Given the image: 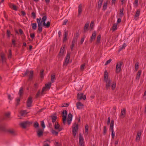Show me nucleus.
Here are the masks:
<instances>
[{"label": "nucleus", "instance_id": "nucleus-1", "mask_svg": "<svg viewBox=\"0 0 146 146\" xmlns=\"http://www.w3.org/2000/svg\"><path fill=\"white\" fill-rule=\"evenodd\" d=\"M104 81L106 83V88L107 89L110 88L111 80L108 78V73L107 70H105L104 73Z\"/></svg>", "mask_w": 146, "mask_h": 146}, {"label": "nucleus", "instance_id": "nucleus-2", "mask_svg": "<svg viewBox=\"0 0 146 146\" xmlns=\"http://www.w3.org/2000/svg\"><path fill=\"white\" fill-rule=\"evenodd\" d=\"M0 130L3 131L7 132L13 135H15L16 134L15 131L13 129L9 128L6 129L3 124H0Z\"/></svg>", "mask_w": 146, "mask_h": 146}, {"label": "nucleus", "instance_id": "nucleus-3", "mask_svg": "<svg viewBox=\"0 0 146 146\" xmlns=\"http://www.w3.org/2000/svg\"><path fill=\"white\" fill-rule=\"evenodd\" d=\"M51 82H49L48 84H46L45 87L43 88L41 92L40 90H38L36 94V97L39 96L40 94H43L45 91L49 89L51 86Z\"/></svg>", "mask_w": 146, "mask_h": 146}, {"label": "nucleus", "instance_id": "nucleus-4", "mask_svg": "<svg viewBox=\"0 0 146 146\" xmlns=\"http://www.w3.org/2000/svg\"><path fill=\"white\" fill-rule=\"evenodd\" d=\"M47 19V17L46 15H44L43 16L41 22H42V24H43V26H45L46 28H48L50 26V22L49 21L47 22L46 23H45Z\"/></svg>", "mask_w": 146, "mask_h": 146}, {"label": "nucleus", "instance_id": "nucleus-5", "mask_svg": "<svg viewBox=\"0 0 146 146\" xmlns=\"http://www.w3.org/2000/svg\"><path fill=\"white\" fill-rule=\"evenodd\" d=\"M31 123L28 121H25L20 123L19 125L22 128L25 129L29 127Z\"/></svg>", "mask_w": 146, "mask_h": 146}, {"label": "nucleus", "instance_id": "nucleus-6", "mask_svg": "<svg viewBox=\"0 0 146 146\" xmlns=\"http://www.w3.org/2000/svg\"><path fill=\"white\" fill-rule=\"evenodd\" d=\"M41 18L40 17L36 19V21L38 23V30L39 33H41L42 31V22H41Z\"/></svg>", "mask_w": 146, "mask_h": 146}, {"label": "nucleus", "instance_id": "nucleus-7", "mask_svg": "<svg viewBox=\"0 0 146 146\" xmlns=\"http://www.w3.org/2000/svg\"><path fill=\"white\" fill-rule=\"evenodd\" d=\"M72 128L73 135L74 137H75L78 129V125L76 123H74L73 125Z\"/></svg>", "mask_w": 146, "mask_h": 146}, {"label": "nucleus", "instance_id": "nucleus-8", "mask_svg": "<svg viewBox=\"0 0 146 146\" xmlns=\"http://www.w3.org/2000/svg\"><path fill=\"white\" fill-rule=\"evenodd\" d=\"M54 129L58 131V132L61 131L62 129V128L61 127L58 123L57 122H55L53 124Z\"/></svg>", "mask_w": 146, "mask_h": 146}, {"label": "nucleus", "instance_id": "nucleus-9", "mask_svg": "<svg viewBox=\"0 0 146 146\" xmlns=\"http://www.w3.org/2000/svg\"><path fill=\"white\" fill-rule=\"evenodd\" d=\"M62 113L64 115L62 119L63 122L64 124H65L66 122V116L67 114V113L66 110H64L62 112Z\"/></svg>", "mask_w": 146, "mask_h": 146}, {"label": "nucleus", "instance_id": "nucleus-10", "mask_svg": "<svg viewBox=\"0 0 146 146\" xmlns=\"http://www.w3.org/2000/svg\"><path fill=\"white\" fill-rule=\"evenodd\" d=\"M122 64V63L121 62H119L117 63L116 66V72L118 73L120 72L121 70Z\"/></svg>", "mask_w": 146, "mask_h": 146}, {"label": "nucleus", "instance_id": "nucleus-11", "mask_svg": "<svg viewBox=\"0 0 146 146\" xmlns=\"http://www.w3.org/2000/svg\"><path fill=\"white\" fill-rule=\"evenodd\" d=\"M70 57V54L69 53H67L65 60L64 62V65H67L69 62V59Z\"/></svg>", "mask_w": 146, "mask_h": 146}, {"label": "nucleus", "instance_id": "nucleus-12", "mask_svg": "<svg viewBox=\"0 0 146 146\" xmlns=\"http://www.w3.org/2000/svg\"><path fill=\"white\" fill-rule=\"evenodd\" d=\"M79 143L80 146H84V139L81 134H80L79 135Z\"/></svg>", "mask_w": 146, "mask_h": 146}, {"label": "nucleus", "instance_id": "nucleus-13", "mask_svg": "<svg viewBox=\"0 0 146 146\" xmlns=\"http://www.w3.org/2000/svg\"><path fill=\"white\" fill-rule=\"evenodd\" d=\"M32 98L31 96L29 97L27 102V106L28 107H30L32 106Z\"/></svg>", "mask_w": 146, "mask_h": 146}, {"label": "nucleus", "instance_id": "nucleus-14", "mask_svg": "<svg viewBox=\"0 0 146 146\" xmlns=\"http://www.w3.org/2000/svg\"><path fill=\"white\" fill-rule=\"evenodd\" d=\"M86 98V95H84L82 93H80L78 94L77 95V98L78 99L81 100L83 99L85 100Z\"/></svg>", "mask_w": 146, "mask_h": 146}, {"label": "nucleus", "instance_id": "nucleus-15", "mask_svg": "<svg viewBox=\"0 0 146 146\" xmlns=\"http://www.w3.org/2000/svg\"><path fill=\"white\" fill-rule=\"evenodd\" d=\"M64 48L65 47H62L60 49V52L58 56L59 57H60L64 54Z\"/></svg>", "mask_w": 146, "mask_h": 146}, {"label": "nucleus", "instance_id": "nucleus-16", "mask_svg": "<svg viewBox=\"0 0 146 146\" xmlns=\"http://www.w3.org/2000/svg\"><path fill=\"white\" fill-rule=\"evenodd\" d=\"M72 115L71 113H69L67 118V122L69 125L70 124L72 119Z\"/></svg>", "mask_w": 146, "mask_h": 146}, {"label": "nucleus", "instance_id": "nucleus-17", "mask_svg": "<svg viewBox=\"0 0 146 146\" xmlns=\"http://www.w3.org/2000/svg\"><path fill=\"white\" fill-rule=\"evenodd\" d=\"M1 61L3 62H5L6 61L5 55L3 53H2L1 55Z\"/></svg>", "mask_w": 146, "mask_h": 146}, {"label": "nucleus", "instance_id": "nucleus-18", "mask_svg": "<svg viewBox=\"0 0 146 146\" xmlns=\"http://www.w3.org/2000/svg\"><path fill=\"white\" fill-rule=\"evenodd\" d=\"M43 131L42 129H39L37 132L38 136L40 137L42 136L43 133Z\"/></svg>", "mask_w": 146, "mask_h": 146}, {"label": "nucleus", "instance_id": "nucleus-19", "mask_svg": "<svg viewBox=\"0 0 146 146\" xmlns=\"http://www.w3.org/2000/svg\"><path fill=\"white\" fill-rule=\"evenodd\" d=\"M96 35V33L95 31L93 32L92 36H91L90 40V41L92 42L93 40H94L95 38Z\"/></svg>", "mask_w": 146, "mask_h": 146}, {"label": "nucleus", "instance_id": "nucleus-20", "mask_svg": "<svg viewBox=\"0 0 146 146\" xmlns=\"http://www.w3.org/2000/svg\"><path fill=\"white\" fill-rule=\"evenodd\" d=\"M76 106L78 109H80L83 108V105L81 102H79L77 103Z\"/></svg>", "mask_w": 146, "mask_h": 146}, {"label": "nucleus", "instance_id": "nucleus-21", "mask_svg": "<svg viewBox=\"0 0 146 146\" xmlns=\"http://www.w3.org/2000/svg\"><path fill=\"white\" fill-rule=\"evenodd\" d=\"M82 11V6L81 4L78 7V16H79L81 14Z\"/></svg>", "mask_w": 146, "mask_h": 146}, {"label": "nucleus", "instance_id": "nucleus-22", "mask_svg": "<svg viewBox=\"0 0 146 146\" xmlns=\"http://www.w3.org/2000/svg\"><path fill=\"white\" fill-rule=\"evenodd\" d=\"M85 131L84 133L85 136H87L88 134V125H86L85 126Z\"/></svg>", "mask_w": 146, "mask_h": 146}, {"label": "nucleus", "instance_id": "nucleus-23", "mask_svg": "<svg viewBox=\"0 0 146 146\" xmlns=\"http://www.w3.org/2000/svg\"><path fill=\"white\" fill-rule=\"evenodd\" d=\"M23 90L22 87H21L20 88L19 91V96L21 97L23 95Z\"/></svg>", "mask_w": 146, "mask_h": 146}, {"label": "nucleus", "instance_id": "nucleus-24", "mask_svg": "<svg viewBox=\"0 0 146 146\" xmlns=\"http://www.w3.org/2000/svg\"><path fill=\"white\" fill-rule=\"evenodd\" d=\"M126 44L125 43H124L121 46L119 47V52L125 48V47L126 46Z\"/></svg>", "mask_w": 146, "mask_h": 146}, {"label": "nucleus", "instance_id": "nucleus-25", "mask_svg": "<svg viewBox=\"0 0 146 146\" xmlns=\"http://www.w3.org/2000/svg\"><path fill=\"white\" fill-rule=\"evenodd\" d=\"M51 131L53 135L55 136H57L58 135V132H58V131H56L54 129H52L51 130Z\"/></svg>", "mask_w": 146, "mask_h": 146}, {"label": "nucleus", "instance_id": "nucleus-26", "mask_svg": "<svg viewBox=\"0 0 146 146\" xmlns=\"http://www.w3.org/2000/svg\"><path fill=\"white\" fill-rule=\"evenodd\" d=\"M125 114V108H123L121 110V117H124V115Z\"/></svg>", "mask_w": 146, "mask_h": 146}, {"label": "nucleus", "instance_id": "nucleus-27", "mask_svg": "<svg viewBox=\"0 0 146 146\" xmlns=\"http://www.w3.org/2000/svg\"><path fill=\"white\" fill-rule=\"evenodd\" d=\"M114 121L113 120L111 121L110 126V129L111 130H113Z\"/></svg>", "mask_w": 146, "mask_h": 146}, {"label": "nucleus", "instance_id": "nucleus-28", "mask_svg": "<svg viewBox=\"0 0 146 146\" xmlns=\"http://www.w3.org/2000/svg\"><path fill=\"white\" fill-rule=\"evenodd\" d=\"M89 22H87L85 24L84 27V31L85 32L87 30V29L89 27Z\"/></svg>", "mask_w": 146, "mask_h": 146}, {"label": "nucleus", "instance_id": "nucleus-29", "mask_svg": "<svg viewBox=\"0 0 146 146\" xmlns=\"http://www.w3.org/2000/svg\"><path fill=\"white\" fill-rule=\"evenodd\" d=\"M28 113L26 110H22L20 112L21 116H25Z\"/></svg>", "mask_w": 146, "mask_h": 146}, {"label": "nucleus", "instance_id": "nucleus-30", "mask_svg": "<svg viewBox=\"0 0 146 146\" xmlns=\"http://www.w3.org/2000/svg\"><path fill=\"white\" fill-rule=\"evenodd\" d=\"M52 121L53 123L55 122L57 116L55 115H53L52 116Z\"/></svg>", "mask_w": 146, "mask_h": 146}, {"label": "nucleus", "instance_id": "nucleus-31", "mask_svg": "<svg viewBox=\"0 0 146 146\" xmlns=\"http://www.w3.org/2000/svg\"><path fill=\"white\" fill-rule=\"evenodd\" d=\"M116 86V82H113L111 84V89L113 90L115 89Z\"/></svg>", "mask_w": 146, "mask_h": 146}, {"label": "nucleus", "instance_id": "nucleus-32", "mask_svg": "<svg viewBox=\"0 0 146 146\" xmlns=\"http://www.w3.org/2000/svg\"><path fill=\"white\" fill-rule=\"evenodd\" d=\"M142 72V71L141 70H139L138 73L137 74V76H136V79H139L140 76L141 75V73Z\"/></svg>", "mask_w": 146, "mask_h": 146}, {"label": "nucleus", "instance_id": "nucleus-33", "mask_svg": "<svg viewBox=\"0 0 146 146\" xmlns=\"http://www.w3.org/2000/svg\"><path fill=\"white\" fill-rule=\"evenodd\" d=\"M141 135V133L140 132H138L137 133L136 138V140H137L139 139Z\"/></svg>", "mask_w": 146, "mask_h": 146}, {"label": "nucleus", "instance_id": "nucleus-34", "mask_svg": "<svg viewBox=\"0 0 146 146\" xmlns=\"http://www.w3.org/2000/svg\"><path fill=\"white\" fill-rule=\"evenodd\" d=\"M32 29L34 30H35L37 27L36 23H33L31 24Z\"/></svg>", "mask_w": 146, "mask_h": 146}, {"label": "nucleus", "instance_id": "nucleus-35", "mask_svg": "<svg viewBox=\"0 0 146 146\" xmlns=\"http://www.w3.org/2000/svg\"><path fill=\"white\" fill-rule=\"evenodd\" d=\"M108 4V2L106 1L104 3L103 6V9L104 10H105L107 7Z\"/></svg>", "mask_w": 146, "mask_h": 146}, {"label": "nucleus", "instance_id": "nucleus-36", "mask_svg": "<svg viewBox=\"0 0 146 146\" xmlns=\"http://www.w3.org/2000/svg\"><path fill=\"white\" fill-rule=\"evenodd\" d=\"M117 23L114 24L112 27V29L113 31L116 30L117 29Z\"/></svg>", "mask_w": 146, "mask_h": 146}, {"label": "nucleus", "instance_id": "nucleus-37", "mask_svg": "<svg viewBox=\"0 0 146 146\" xmlns=\"http://www.w3.org/2000/svg\"><path fill=\"white\" fill-rule=\"evenodd\" d=\"M138 0H135L134 2L133 3V6L136 8L138 6Z\"/></svg>", "mask_w": 146, "mask_h": 146}, {"label": "nucleus", "instance_id": "nucleus-38", "mask_svg": "<svg viewBox=\"0 0 146 146\" xmlns=\"http://www.w3.org/2000/svg\"><path fill=\"white\" fill-rule=\"evenodd\" d=\"M102 0H100L98 3V7L99 8H100L101 7L102 3Z\"/></svg>", "mask_w": 146, "mask_h": 146}, {"label": "nucleus", "instance_id": "nucleus-39", "mask_svg": "<svg viewBox=\"0 0 146 146\" xmlns=\"http://www.w3.org/2000/svg\"><path fill=\"white\" fill-rule=\"evenodd\" d=\"M140 11L139 10H138L136 13L135 16V17H137L139 16L140 15Z\"/></svg>", "mask_w": 146, "mask_h": 146}, {"label": "nucleus", "instance_id": "nucleus-40", "mask_svg": "<svg viewBox=\"0 0 146 146\" xmlns=\"http://www.w3.org/2000/svg\"><path fill=\"white\" fill-rule=\"evenodd\" d=\"M123 9L122 8L120 10L119 14L121 17H122L123 15Z\"/></svg>", "mask_w": 146, "mask_h": 146}, {"label": "nucleus", "instance_id": "nucleus-41", "mask_svg": "<svg viewBox=\"0 0 146 146\" xmlns=\"http://www.w3.org/2000/svg\"><path fill=\"white\" fill-rule=\"evenodd\" d=\"M10 113L9 112H7L5 113V116L6 118H9Z\"/></svg>", "mask_w": 146, "mask_h": 146}, {"label": "nucleus", "instance_id": "nucleus-42", "mask_svg": "<svg viewBox=\"0 0 146 146\" xmlns=\"http://www.w3.org/2000/svg\"><path fill=\"white\" fill-rule=\"evenodd\" d=\"M33 71L32 70L30 71V75L29 76V79H31L32 78V77L33 76Z\"/></svg>", "mask_w": 146, "mask_h": 146}, {"label": "nucleus", "instance_id": "nucleus-43", "mask_svg": "<svg viewBox=\"0 0 146 146\" xmlns=\"http://www.w3.org/2000/svg\"><path fill=\"white\" fill-rule=\"evenodd\" d=\"M85 64H84L82 65L80 67V70L82 71H83L85 68Z\"/></svg>", "mask_w": 146, "mask_h": 146}, {"label": "nucleus", "instance_id": "nucleus-44", "mask_svg": "<svg viewBox=\"0 0 146 146\" xmlns=\"http://www.w3.org/2000/svg\"><path fill=\"white\" fill-rule=\"evenodd\" d=\"M107 132V129L106 126H105L104 127V128L103 131V134L105 135Z\"/></svg>", "mask_w": 146, "mask_h": 146}, {"label": "nucleus", "instance_id": "nucleus-45", "mask_svg": "<svg viewBox=\"0 0 146 146\" xmlns=\"http://www.w3.org/2000/svg\"><path fill=\"white\" fill-rule=\"evenodd\" d=\"M43 72H44V70H42L40 71V77L41 78H43L44 77Z\"/></svg>", "mask_w": 146, "mask_h": 146}, {"label": "nucleus", "instance_id": "nucleus-46", "mask_svg": "<svg viewBox=\"0 0 146 146\" xmlns=\"http://www.w3.org/2000/svg\"><path fill=\"white\" fill-rule=\"evenodd\" d=\"M39 124L37 122H35L34 123V126L35 128H37L38 127Z\"/></svg>", "mask_w": 146, "mask_h": 146}, {"label": "nucleus", "instance_id": "nucleus-47", "mask_svg": "<svg viewBox=\"0 0 146 146\" xmlns=\"http://www.w3.org/2000/svg\"><path fill=\"white\" fill-rule=\"evenodd\" d=\"M55 75H52L51 76V81L53 83L54 80H55Z\"/></svg>", "mask_w": 146, "mask_h": 146}, {"label": "nucleus", "instance_id": "nucleus-48", "mask_svg": "<svg viewBox=\"0 0 146 146\" xmlns=\"http://www.w3.org/2000/svg\"><path fill=\"white\" fill-rule=\"evenodd\" d=\"M139 63L138 62H137L136 63L135 65V70L136 71H137L138 68H139Z\"/></svg>", "mask_w": 146, "mask_h": 146}, {"label": "nucleus", "instance_id": "nucleus-49", "mask_svg": "<svg viewBox=\"0 0 146 146\" xmlns=\"http://www.w3.org/2000/svg\"><path fill=\"white\" fill-rule=\"evenodd\" d=\"M7 37H10V35H11V33L10 32V31L9 30H7Z\"/></svg>", "mask_w": 146, "mask_h": 146}, {"label": "nucleus", "instance_id": "nucleus-50", "mask_svg": "<svg viewBox=\"0 0 146 146\" xmlns=\"http://www.w3.org/2000/svg\"><path fill=\"white\" fill-rule=\"evenodd\" d=\"M101 36L100 35H99L97 38V42H99L100 41V40L101 39Z\"/></svg>", "mask_w": 146, "mask_h": 146}, {"label": "nucleus", "instance_id": "nucleus-51", "mask_svg": "<svg viewBox=\"0 0 146 146\" xmlns=\"http://www.w3.org/2000/svg\"><path fill=\"white\" fill-rule=\"evenodd\" d=\"M94 22L93 21H92L90 24V27L91 29H92L94 26Z\"/></svg>", "mask_w": 146, "mask_h": 146}, {"label": "nucleus", "instance_id": "nucleus-52", "mask_svg": "<svg viewBox=\"0 0 146 146\" xmlns=\"http://www.w3.org/2000/svg\"><path fill=\"white\" fill-rule=\"evenodd\" d=\"M111 136L113 139L115 137V133L114 130H111Z\"/></svg>", "mask_w": 146, "mask_h": 146}, {"label": "nucleus", "instance_id": "nucleus-53", "mask_svg": "<svg viewBox=\"0 0 146 146\" xmlns=\"http://www.w3.org/2000/svg\"><path fill=\"white\" fill-rule=\"evenodd\" d=\"M12 8L14 10L16 11L17 10V7L14 5H13V7Z\"/></svg>", "mask_w": 146, "mask_h": 146}, {"label": "nucleus", "instance_id": "nucleus-54", "mask_svg": "<svg viewBox=\"0 0 146 146\" xmlns=\"http://www.w3.org/2000/svg\"><path fill=\"white\" fill-rule=\"evenodd\" d=\"M41 125L43 128H45V126L43 121H41Z\"/></svg>", "mask_w": 146, "mask_h": 146}, {"label": "nucleus", "instance_id": "nucleus-55", "mask_svg": "<svg viewBox=\"0 0 146 146\" xmlns=\"http://www.w3.org/2000/svg\"><path fill=\"white\" fill-rule=\"evenodd\" d=\"M111 61V59H110L108 60L106 63L105 64V65H107L108 64H109L110 63V62Z\"/></svg>", "mask_w": 146, "mask_h": 146}, {"label": "nucleus", "instance_id": "nucleus-56", "mask_svg": "<svg viewBox=\"0 0 146 146\" xmlns=\"http://www.w3.org/2000/svg\"><path fill=\"white\" fill-rule=\"evenodd\" d=\"M11 52L10 50L9 51V54L8 55V57L9 58H11Z\"/></svg>", "mask_w": 146, "mask_h": 146}, {"label": "nucleus", "instance_id": "nucleus-57", "mask_svg": "<svg viewBox=\"0 0 146 146\" xmlns=\"http://www.w3.org/2000/svg\"><path fill=\"white\" fill-rule=\"evenodd\" d=\"M77 39L76 38H74V39L72 41V43L74 44L75 42L77 40Z\"/></svg>", "mask_w": 146, "mask_h": 146}, {"label": "nucleus", "instance_id": "nucleus-58", "mask_svg": "<svg viewBox=\"0 0 146 146\" xmlns=\"http://www.w3.org/2000/svg\"><path fill=\"white\" fill-rule=\"evenodd\" d=\"M30 36L31 38H33L35 37V34L34 33L31 34H30Z\"/></svg>", "mask_w": 146, "mask_h": 146}, {"label": "nucleus", "instance_id": "nucleus-59", "mask_svg": "<svg viewBox=\"0 0 146 146\" xmlns=\"http://www.w3.org/2000/svg\"><path fill=\"white\" fill-rule=\"evenodd\" d=\"M32 15L33 17V19H35L36 18V14L34 12H32Z\"/></svg>", "mask_w": 146, "mask_h": 146}, {"label": "nucleus", "instance_id": "nucleus-60", "mask_svg": "<svg viewBox=\"0 0 146 146\" xmlns=\"http://www.w3.org/2000/svg\"><path fill=\"white\" fill-rule=\"evenodd\" d=\"M68 20L67 19H65L64 20V21L63 22V25H66L68 22Z\"/></svg>", "mask_w": 146, "mask_h": 146}, {"label": "nucleus", "instance_id": "nucleus-61", "mask_svg": "<svg viewBox=\"0 0 146 146\" xmlns=\"http://www.w3.org/2000/svg\"><path fill=\"white\" fill-rule=\"evenodd\" d=\"M20 101V98H17L16 99V102H17V105H18L19 104V102Z\"/></svg>", "mask_w": 146, "mask_h": 146}, {"label": "nucleus", "instance_id": "nucleus-62", "mask_svg": "<svg viewBox=\"0 0 146 146\" xmlns=\"http://www.w3.org/2000/svg\"><path fill=\"white\" fill-rule=\"evenodd\" d=\"M68 33L67 32L65 31L64 33V36L67 37Z\"/></svg>", "mask_w": 146, "mask_h": 146}, {"label": "nucleus", "instance_id": "nucleus-63", "mask_svg": "<svg viewBox=\"0 0 146 146\" xmlns=\"http://www.w3.org/2000/svg\"><path fill=\"white\" fill-rule=\"evenodd\" d=\"M22 15L23 16H24L26 15L25 12L24 11H21Z\"/></svg>", "mask_w": 146, "mask_h": 146}, {"label": "nucleus", "instance_id": "nucleus-64", "mask_svg": "<svg viewBox=\"0 0 146 146\" xmlns=\"http://www.w3.org/2000/svg\"><path fill=\"white\" fill-rule=\"evenodd\" d=\"M84 39H85L84 37H83L81 38V41H80V42H81V44H82L83 43V42L84 41Z\"/></svg>", "mask_w": 146, "mask_h": 146}]
</instances>
